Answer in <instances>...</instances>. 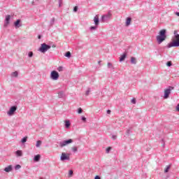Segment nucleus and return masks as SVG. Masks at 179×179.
<instances>
[{
	"mask_svg": "<svg viewBox=\"0 0 179 179\" xmlns=\"http://www.w3.org/2000/svg\"><path fill=\"white\" fill-rule=\"evenodd\" d=\"M169 48H171V47H179V34H178V31H174V36L172 38V42L169 43Z\"/></svg>",
	"mask_w": 179,
	"mask_h": 179,
	"instance_id": "f257e3e1",
	"label": "nucleus"
},
{
	"mask_svg": "<svg viewBox=\"0 0 179 179\" xmlns=\"http://www.w3.org/2000/svg\"><path fill=\"white\" fill-rule=\"evenodd\" d=\"M166 29H162L159 32V35L157 36V41L158 44H162V43L164 41L166 38H167V36H166Z\"/></svg>",
	"mask_w": 179,
	"mask_h": 179,
	"instance_id": "f03ea898",
	"label": "nucleus"
},
{
	"mask_svg": "<svg viewBox=\"0 0 179 179\" xmlns=\"http://www.w3.org/2000/svg\"><path fill=\"white\" fill-rule=\"evenodd\" d=\"M50 48H51L50 45H48L45 43H43L41 44V48H39V51L43 53L47 52V51H48Z\"/></svg>",
	"mask_w": 179,
	"mask_h": 179,
	"instance_id": "7ed1b4c3",
	"label": "nucleus"
},
{
	"mask_svg": "<svg viewBox=\"0 0 179 179\" xmlns=\"http://www.w3.org/2000/svg\"><path fill=\"white\" fill-rule=\"evenodd\" d=\"M72 142H73V140L72 138H70L69 140L64 141L63 142H60L59 146H60V148H64V147L69 145V143H72Z\"/></svg>",
	"mask_w": 179,
	"mask_h": 179,
	"instance_id": "20e7f679",
	"label": "nucleus"
},
{
	"mask_svg": "<svg viewBox=\"0 0 179 179\" xmlns=\"http://www.w3.org/2000/svg\"><path fill=\"white\" fill-rule=\"evenodd\" d=\"M70 156L71 155L69 153L62 152L60 157V160H62V162L69 160L71 159Z\"/></svg>",
	"mask_w": 179,
	"mask_h": 179,
	"instance_id": "39448f33",
	"label": "nucleus"
},
{
	"mask_svg": "<svg viewBox=\"0 0 179 179\" xmlns=\"http://www.w3.org/2000/svg\"><path fill=\"white\" fill-rule=\"evenodd\" d=\"M50 78L53 80H58V78H59V74L56 71H52L50 73Z\"/></svg>",
	"mask_w": 179,
	"mask_h": 179,
	"instance_id": "423d86ee",
	"label": "nucleus"
},
{
	"mask_svg": "<svg viewBox=\"0 0 179 179\" xmlns=\"http://www.w3.org/2000/svg\"><path fill=\"white\" fill-rule=\"evenodd\" d=\"M17 110V108L16 106H12L9 111L7 112L8 115H13L15 114V111Z\"/></svg>",
	"mask_w": 179,
	"mask_h": 179,
	"instance_id": "0eeeda50",
	"label": "nucleus"
},
{
	"mask_svg": "<svg viewBox=\"0 0 179 179\" xmlns=\"http://www.w3.org/2000/svg\"><path fill=\"white\" fill-rule=\"evenodd\" d=\"M164 99H169V96H170V94L171 93V90L166 89L164 90Z\"/></svg>",
	"mask_w": 179,
	"mask_h": 179,
	"instance_id": "6e6552de",
	"label": "nucleus"
},
{
	"mask_svg": "<svg viewBox=\"0 0 179 179\" xmlns=\"http://www.w3.org/2000/svg\"><path fill=\"white\" fill-rule=\"evenodd\" d=\"M10 22V15H8L6 16L4 27H8V25L9 24Z\"/></svg>",
	"mask_w": 179,
	"mask_h": 179,
	"instance_id": "1a4fd4ad",
	"label": "nucleus"
},
{
	"mask_svg": "<svg viewBox=\"0 0 179 179\" xmlns=\"http://www.w3.org/2000/svg\"><path fill=\"white\" fill-rule=\"evenodd\" d=\"M94 22L96 26H99V15H96L94 18Z\"/></svg>",
	"mask_w": 179,
	"mask_h": 179,
	"instance_id": "9d476101",
	"label": "nucleus"
},
{
	"mask_svg": "<svg viewBox=\"0 0 179 179\" xmlns=\"http://www.w3.org/2000/svg\"><path fill=\"white\" fill-rule=\"evenodd\" d=\"M4 171H6V173H9L10 171H12V166H8L7 167L5 168Z\"/></svg>",
	"mask_w": 179,
	"mask_h": 179,
	"instance_id": "9b49d317",
	"label": "nucleus"
},
{
	"mask_svg": "<svg viewBox=\"0 0 179 179\" xmlns=\"http://www.w3.org/2000/svg\"><path fill=\"white\" fill-rule=\"evenodd\" d=\"M40 157H41L40 155L35 156L34 158V162H40Z\"/></svg>",
	"mask_w": 179,
	"mask_h": 179,
	"instance_id": "f8f14e48",
	"label": "nucleus"
},
{
	"mask_svg": "<svg viewBox=\"0 0 179 179\" xmlns=\"http://www.w3.org/2000/svg\"><path fill=\"white\" fill-rule=\"evenodd\" d=\"M125 58H127V55H125V54L122 55L120 58V62H122V61H124L125 59Z\"/></svg>",
	"mask_w": 179,
	"mask_h": 179,
	"instance_id": "ddd939ff",
	"label": "nucleus"
},
{
	"mask_svg": "<svg viewBox=\"0 0 179 179\" xmlns=\"http://www.w3.org/2000/svg\"><path fill=\"white\" fill-rule=\"evenodd\" d=\"M131 17H128L126 21V26H129L131 24Z\"/></svg>",
	"mask_w": 179,
	"mask_h": 179,
	"instance_id": "4468645a",
	"label": "nucleus"
},
{
	"mask_svg": "<svg viewBox=\"0 0 179 179\" xmlns=\"http://www.w3.org/2000/svg\"><path fill=\"white\" fill-rule=\"evenodd\" d=\"M41 143H43L41 141H36V148H40V146H41Z\"/></svg>",
	"mask_w": 179,
	"mask_h": 179,
	"instance_id": "2eb2a0df",
	"label": "nucleus"
},
{
	"mask_svg": "<svg viewBox=\"0 0 179 179\" xmlns=\"http://www.w3.org/2000/svg\"><path fill=\"white\" fill-rule=\"evenodd\" d=\"M20 24V20H17L15 22V27H19V24Z\"/></svg>",
	"mask_w": 179,
	"mask_h": 179,
	"instance_id": "dca6fc26",
	"label": "nucleus"
},
{
	"mask_svg": "<svg viewBox=\"0 0 179 179\" xmlns=\"http://www.w3.org/2000/svg\"><path fill=\"white\" fill-rule=\"evenodd\" d=\"M17 75H18L17 71H15V72L12 73V76L13 78H17Z\"/></svg>",
	"mask_w": 179,
	"mask_h": 179,
	"instance_id": "f3484780",
	"label": "nucleus"
},
{
	"mask_svg": "<svg viewBox=\"0 0 179 179\" xmlns=\"http://www.w3.org/2000/svg\"><path fill=\"white\" fill-rule=\"evenodd\" d=\"M131 64H136V59L135 57H131Z\"/></svg>",
	"mask_w": 179,
	"mask_h": 179,
	"instance_id": "a211bd4d",
	"label": "nucleus"
},
{
	"mask_svg": "<svg viewBox=\"0 0 179 179\" xmlns=\"http://www.w3.org/2000/svg\"><path fill=\"white\" fill-rule=\"evenodd\" d=\"M65 125H66V128H69V127L71 126V123L69 122V121H66V123H65Z\"/></svg>",
	"mask_w": 179,
	"mask_h": 179,
	"instance_id": "6ab92c4d",
	"label": "nucleus"
},
{
	"mask_svg": "<svg viewBox=\"0 0 179 179\" xmlns=\"http://www.w3.org/2000/svg\"><path fill=\"white\" fill-rule=\"evenodd\" d=\"M169 170H170V166H166L164 169V173H169Z\"/></svg>",
	"mask_w": 179,
	"mask_h": 179,
	"instance_id": "aec40b11",
	"label": "nucleus"
},
{
	"mask_svg": "<svg viewBox=\"0 0 179 179\" xmlns=\"http://www.w3.org/2000/svg\"><path fill=\"white\" fill-rule=\"evenodd\" d=\"M16 155L17 156H22V150H17L16 151Z\"/></svg>",
	"mask_w": 179,
	"mask_h": 179,
	"instance_id": "412c9836",
	"label": "nucleus"
},
{
	"mask_svg": "<svg viewBox=\"0 0 179 179\" xmlns=\"http://www.w3.org/2000/svg\"><path fill=\"white\" fill-rule=\"evenodd\" d=\"M65 57H67V58H71V52H67L65 54Z\"/></svg>",
	"mask_w": 179,
	"mask_h": 179,
	"instance_id": "4be33fe9",
	"label": "nucleus"
},
{
	"mask_svg": "<svg viewBox=\"0 0 179 179\" xmlns=\"http://www.w3.org/2000/svg\"><path fill=\"white\" fill-rule=\"evenodd\" d=\"M57 71H58L59 72H62V71H64V67H62V66H59V67L57 68Z\"/></svg>",
	"mask_w": 179,
	"mask_h": 179,
	"instance_id": "5701e85b",
	"label": "nucleus"
},
{
	"mask_svg": "<svg viewBox=\"0 0 179 179\" xmlns=\"http://www.w3.org/2000/svg\"><path fill=\"white\" fill-rule=\"evenodd\" d=\"M22 143H25V142H27V137H24L22 140Z\"/></svg>",
	"mask_w": 179,
	"mask_h": 179,
	"instance_id": "b1692460",
	"label": "nucleus"
},
{
	"mask_svg": "<svg viewBox=\"0 0 179 179\" xmlns=\"http://www.w3.org/2000/svg\"><path fill=\"white\" fill-rule=\"evenodd\" d=\"M71 150H73V152H78V148L77 147H73V148H71Z\"/></svg>",
	"mask_w": 179,
	"mask_h": 179,
	"instance_id": "393cba45",
	"label": "nucleus"
},
{
	"mask_svg": "<svg viewBox=\"0 0 179 179\" xmlns=\"http://www.w3.org/2000/svg\"><path fill=\"white\" fill-rule=\"evenodd\" d=\"M131 103H132L133 104H136V99L135 98L132 99H131Z\"/></svg>",
	"mask_w": 179,
	"mask_h": 179,
	"instance_id": "a878e982",
	"label": "nucleus"
},
{
	"mask_svg": "<svg viewBox=\"0 0 179 179\" xmlns=\"http://www.w3.org/2000/svg\"><path fill=\"white\" fill-rule=\"evenodd\" d=\"M111 150V147H108L106 148V153H110V151Z\"/></svg>",
	"mask_w": 179,
	"mask_h": 179,
	"instance_id": "bb28decb",
	"label": "nucleus"
},
{
	"mask_svg": "<svg viewBox=\"0 0 179 179\" xmlns=\"http://www.w3.org/2000/svg\"><path fill=\"white\" fill-rule=\"evenodd\" d=\"M28 55L29 58H31V57H33V52H29Z\"/></svg>",
	"mask_w": 179,
	"mask_h": 179,
	"instance_id": "cd10ccee",
	"label": "nucleus"
},
{
	"mask_svg": "<svg viewBox=\"0 0 179 179\" xmlns=\"http://www.w3.org/2000/svg\"><path fill=\"white\" fill-rule=\"evenodd\" d=\"M89 93H90V89H88V90H87V92H85V94H86L87 96H89Z\"/></svg>",
	"mask_w": 179,
	"mask_h": 179,
	"instance_id": "c85d7f7f",
	"label": "nucleus"
},
{
	"mask_svg": "<svg viewBox=\"0 0 179 179\" xmlns=\"http://www.w3.org/2000/svg\"><path fill=\"white\" fill-rule=\"evenodd\" d=\"M167 66H171V62H168L166 63Z\"/></svg>",
	"mask_w": 179,
	"mask_h": 179,
	"instance_id": "c756f323",
	"label": "nucleus"
},
{
	"mask_svg": "<svg viewBox=\"0 0 179 179\" xmlns=\"http://www.w3.org/2000/svg\"><path fill=\"white\" fill-rule=\"evenodd\" d=\"M82 108H78V114H82Z\"/></svg>",
	"mask_w": 179,
	"mask_h": 179,
	"instance_id": "7c9ffc66",
	"label": "nucleus"
},
{
	"mask_svg": "<svg viewBox=\"0 0 179 179\" xmlns=\"http://www.w3.org/2000/svg\"><path fill=\"white\" fill-rule=\"evenodd\" d=\"M74 12H78V6H75L73 8Z\"/></svg>",
	"mask_w": 179,
	"mask_h": 179,
	"instance_id": "2f4dec72",
	"label": "nucleus"
},
{
	"mask_svg": "<svg viewBox=\"0 0 179 179\" xmlns=\"http://www.w3.org/2000/svg\"><path fill=\"white\" fill-rule=\"evenodd\" d=\"M69 176H72V174H73V171L71 170L69 171Z\"/></svg>",
	"mask_w": 179,
	"mask_h": 179,
	"instance_id": "473e14b6",
	"label": "nucleus"
},
{
	"mask_svg": "<svg viewBox=\"0 0 179 179\" xmlns=\"http://www.w3.org/2000/svg\"><path fill=\"white\" fill-rule=\"evenodd\" d=\"M108 66L109 68H111L113 66V64H111V63H108Z\"/></svg>",
	"mask_w": 179,
	"mask_h": 179,
	"instance_id": "72a5a7b5",
	"label": "nucleus"
},
{
	"mask_svg": "<svg viewBox=\"0 0 179 179\" xmlns=\"http://www.w3.org/2000/svg\"><path fill=\"white\" fill-rule=\"evenodd\" d=\"M91 30H96V27H91Z\"/></svg>",
	"mask_w": 179,
	"mask_h": 179,
	"instance_id": "f704fd0d",
	"label": "nucleus"
},
{
	"mask_svg": "<svg viewBox=\"0 0 179 179\" xmlns=\"http://www.w3.org/2000/svg\"><path fill=\"white\" fill-rule=\"evenodd\" d=\"M176 110L177 111H179V103L177 105V106H176Z\"/></svg>",
	"mask_w": 179,
	"mask_h": 179,
	"instance_id": "c9c22d12",
	"label": "nucleus"
},
{
	"mask_svg": "<svg viewBox=\"0 0 179 179\" xmlns=\"http://www.w3.org/2000/svg\"><path fill=\"white\" fill-rule=\"evenodd\" d=\"M20 167H22L20 165H17V166H15V169H20Z\"/></svg>",
	"mask_w": 179,
	"mask_h": 179,
	"instance_id": "e433bc0d",
	"label": "nucleus"
},
{
	"mask_svg": "<svg viewBox=\"0 0 179 179\" xmlns=\"http://www.w3.org/2000/svg\"><path fill=\"white\" fill-rule=\"evenodd\" d=\"M107 114H111V110H107Z\"/></svg>",
	"mask_w": 179,
	"mask_h": 179,
	"instance_id": "4c0bfd02",
	"label": "nucleus"
},
{
	"mask_svg": "<svg viewBox=\"0 0 179 179\" xmlns=\"http://www.w3.org/2000/svg\"><path fill=\"white\" fill-rule=\"evenodd\" d=\"M94 179H100V176H96L95 178H94Z\"/></svg>",
	"mask_w": 179,
	"mask_h": 179,
	"instance_id": "58836bf2",
	"label": "nucleus"
},
{
	"mask_svg": "<svg viewBox=\"0 0 179 179\" xmlns=\"http://www.w3.org/2000/svg\"><path fill=\"white\" fill-rule=\"evenodd\" d=\"M82 120H83V121H86V117H82Z\"/></svg>",
	"mask_w": 179,
	"mask_h": 179,
	"instance_id": "ea45409f",
	"label": "nucleus"
},
{
	"mask_svg": "<svg viewBox=\"0 0 179 179\" xmlns=\"http://www.w3.org/2000/svg\"><path fill=\"white\" fill-rule=\"evenodd\" d=\"M176 15L177 16H179V13H176Z\"/></svg>",
	"mask_w": 179,
	"mask_h": 179,
	"instance_id": "a19ab883",
	"label": "nucleus"
},
{
	"mask_svg": "<svg viewBox=\"0 0 179 179\" xmlns=\"http://www.w3.org/2000/svg\"><path fill=\"white\" fill-rule=\"evenodd\" d=\"M102 19H104V15L102 16Z\"/></svg>",
	"mask_w": 179,
	"mask_h": 179,
	"instance_id": "79ce46f5",
	"label": "nucleus"
},
{
	"mask_svg": "<svg viewBox=\"0 0 179 179\" xmlns=\"http://www.w3.org/2000/svg\"><path fill=\"white\" fill-rule=\"evenodd\" d=\"M38 38H41V36H38Z\"/></svg>",
	"mask_w": 179,
	"mask_h": 179,
	"instance_id": "37998d69",
	"label": "nucleus"
}]
</instances>
